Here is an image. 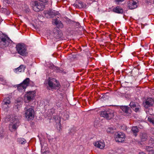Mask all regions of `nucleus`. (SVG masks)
<instances>
[{
  "instance_id": "obj_1",
  "label": "nucleus",
  "mask_w": 154,
  "mask_h": 154,
  "mask_svg": "<svg viewBox=\"0 0 154 154\" xmlns=\"http://www.w3.org/2000/svg\"><path fill=\"white\" fill-rule=\"evenodd\" d=\"M20 118L19 116L13 115L10 120V123L9 125V129L11 132L15 131L17 128L20 125Z\"/></svg>"
},
{
  "instance_id": "obj_2",
  "label": "nucleus",
  "mask_w": 154,
  "mask_h": 154,
  "mask_svg": "<svg viewBox=\"0 0 154 154\" xmlns=\"http://www.w3.org/2000/svg\"><path fill=\"white\" fill-rule=\"evenodd\" d=\"M34 110L29 106H26L24 108V116L28 121L32 120L34 117Z\"/></svg>"
},
{
  "instance_id": "obj_3",
  "label": "nucleus",
  "mask_w": 154,
  "mask_h": 154,
  "mask_svg": "<svg viewBox=\"0 0 154 154\" xmlns=\"http://www.w3.org/2000/svg\"><path fill=\"white\" fill-rule=\"evenodd\" d=\"M17 51L18 54L23 56H26L28 54L26 46L23 44H19L16 46Z\"/></svg>"
},
{
  "instance_id": "obj_4",
  "label": "nucleus",
  "mask_w": 154,
  "mask_h": 154,
  "mask_svg": "<svg viewBox=\"0 0 154 154\" xmlns=\"http://www.w3.org/2000/svg\"><path fill=\"white\" fill-rule=\"evenodd\" d=\"M41 2H38L37 1L34 2V5L33 7V10L36 12H39L43 10L45 7L44 3L47 2L46 0H39Z\"/></svg>"
},
{
  "instance_id": "obj_5",
  "label": "nucleus",
  "mask_w": 154,
  "mask_h": 154,
  "mask_svg": "<svg viewBox=\"0 0 154 154\" xmlns=\"http://www.w3.org/2000/svg\"><path fill=\"white\" fill-rule=\"evenodd\" d=\"M45 83L48 84L49 89H54L56 87H59L60 85L58 82L55 79H51L50 78L45 81Z\"/></svg>"
},
{
  "instance_id": "obj_6",
  "label": "nucleus",
  "mask_w": 154,
  "mask_h": 154,
  "mask_svg": "<svg viewBox=\"0 0 154 154\" xmlns=\"http://www.w3.org/2000/svg\"><path fill=\"white\" fill-rule=\"evenodd\" d=\"M30 80L29 78H26L22 83L18 85L17 86L18 91L21 92L24 91L27 86L29 85Z\"/></svg>"
},
{
  "instance_id": "obj_7",
  "label": "nucleus",
  "mask_w": 154,
  "mask_h": 154,
  "mask_svg": "<svg viewBox=\"0 0 154 154\" xmlns=\"http://www.w3.org/2000/svg\"><path fill=\"white\" fill-rule=\"evenodd\" d=\"M11 101L9 97L5 98L2 103V107L4 110H7L11 106Z\"/></svg>"
},
{
  "instance_id": "obj_8",
  "label": "nucleus",
  "mask_w": 154,
  "mask_h": 154,
  "mask_svg": "<svg viewBox=\"0 0 154 154\" xmlns=\"http://www.w3.org/2000/svg\"><path fill=\"white\" fill-rule=\"evenodd\" d=\"M101 116L107 119H110L113 117L114 114L112 110H109L102 111L101 113Z\"/></svg>"
},
{
  "instance_id": "obj_9",
  "label": "nucleus",
  "mask_w": 154,
  "mask_h": 154,
  "mask_svg": "<svg viewBox=\"0 0 154 154\" xmlns=\"http://www.w3.org/2000/svg\"><path fill=\"white\" fill-rule=\"evenodd\" d=\"M36 92L35 91L27 92L24 95V99L29 101L33 100L35 96Z\"/></svg>"
},
{
  "instance_id": "obj_10",
  "label": "nucleus",
  "mask_w": 154,
  "mask_h": 154,
  "mask_svg": "<svg viewBox=\"0 0 154 154\" xmlns=\"http://www.w3.org/2000/svg\"><path fill=\"white\" fill-rule=\"evenodd\" d=\"M115 140L116 142H122L124 141L125 139V134L122 132L117 133L115 135Z\"/></svg>"
},
{
  "instance_id": "obj_11",
  "label": "nucleus",
  "mask_w": 154,
  "mask_h": 154,
  "mask_svg": "<svg viewBox=\"0 0 154 154\" xmlns=\"http://www.w3.org/2000/svg\"><path fill=\"white\" fill-rule=\"evenodd\" d=\"M44 14L45 15V17L49 18L53 17L54 16H56L57 15L60 16V14L58 13V12L55 13L54 11H44Z\"/></svg>"
},
{
  "instance_id": "obj_12",
  "label": "nucleus",
  "mask_w": 154,
  "mask_h": 154,
  "mask_svg": "<svg viewBox=\"0 0 154 154\" xmlns=\"http://www.w3.org/2000/svg\"><path fill=\"white\" fill-rule=\"evenodd\" d=\"M129 105L136 112L139 111L140 107L138 103L132 101L130 103Z\"/></svg>"
},
{
  "instance_id": "obj_13",
  "label": "nucleus",
  "mask_w": 154,
  "mask_h": 154,
  "mask_svg": "<svg viewBox=\"0 0 154 154\" xmlns=\"http://www.w3.org/2000/svg\"><path fill=\"white\" fill-rule=\"evenodd\" d=\"M154 103L153 100L152 98H149L143 103V104L145 108L147 109L149 107L152 106Z\"/></svg>"
},
{
  "instance_id": "obj_14",
  "label": "nucleus",
  "mask_w": 154,
  "mask_h": 154,
  "mask_svg": "<svg viewBox=\"0 0 154 154\" xmlns=\"http://www.w3.org/2000/svg\"><path fill=\"white\" fill-rule=\"evenodd\" d=\"M94 145L101 149H103L105 146V144L103 140H100L94 143Z\"/></svg>"
},
{
  "instance_id": "obj_15",
  "label": "nucleus",
  "mask_w": 154,
  "mask_h": 154,
  "mask_svg": "<svg viewBox=\"0 0 154 154\" xmlns=\"http://www.w3.org/2000/svg\"><path fill=\"white\" fill-rule=\"evenodd\" d=\"M52 23L53 24L56 25L59 28H62L63 27V25L61 21L57 18L53 19Z\"/></svg>"
},
{
  "instance_id": "obj_16",
  "label": "nucleus",
  "mask_w": 154,
  "mask_h": 154,
  "mask_svg": "<svg viewBox=\"0 0 154 154\" xmlns=\"http://www.w3.org/2000/svg\"><path fill=\"white\" fill-rule=\"evenodd\" d=\"M128 7L130 9L136 8L137 7V3L134 1H129L128 2Z\"/></svg>"
},
{
  "instance_id": "obj_17",
  "label": "nucleus",
  "mask_w": 154,
  "mask_h": 154,
  "mask_svg": "<svg viewBox=\"0 0 154 154\" xmlns=\"http://www.w3.org/2000/svg\"><path fill=\"white\" fill-rule=\"evenodd\" d=\"M9 44V42L6 39L5 37L2 38H0V45L1 46V47H2L4 46H7Z\"/></svg>"
},
{
  "instance_id": "obj_18",
  "label": "nucleus",
  "mask_w": 154,
  "mask_h": 154,
  "mask_svg": "<svg viewBox=\"0 0 154 154\" xmlns=\"http://www.w3.org/2000/svg\"><path fill=\"white\" fill-rule=\"evenodd\" d=\"M25 68V66L24 65H21L18 67L14 69V71L15 73H18V72H24Z\"/></svg>"
},
{
  "instance_id": "obj_19",
  "label": "nucleus",
  "mask_w": 154,
  "mask_h": 154,
  "mask_svg": "<svg viewBox=\"0 0 154 154\" xmlns=\"http://www.w3.org/2000/svg\"><path fill=\"white\" fill-rule=\"evenodd\" d=\"M121 109L125 113L128 114L129 113L131 112V109L128 106H122L121 107Z\"/></svg>"
},
{
  "instance_id": "obj_20",
  "label": "nucleus",
  "mask_w": 154,
  "mask_h": 154,
  "mask_svg": "<svg viewBox=\"0 0 154 154\" xmlns=\"http://www.w3.org/2000/svg\"><path fill=\"white\" fill-rule=\"evenodd\" d=\"M113 11L115 13L118 14H122L123 12V10L122 8L119 6H117L113 9Z\"/></svg>"
},
{
  "instance_id": "obj_21",
  "label": "nucleus",
  "mask_w": 154,
  "mask_h": 154,
  "mask_svg": "<svg viewBox=\"0 0 154 154\" xmlns=\"http://www.w3.org/2000/svg\"><path fill=\"white\" fill-rule=\"evenodd\" d=\"M41 144V146H42V148L41 150V152L42 153H46V152H47V151L46 150L47 149V147L46 146L47 144L46 143H45L44 144L45 145V146H44V145H42V142H41L40 143Z\"/></svg>"
},
{
  "instance_id": "obj_22",
  "label": "nucleus",
  "mask_w": 154,
  "mask_h": 154,
  "mask_svg": "<svg viewBox=\"0 0 154 154\" xmlns=\"http://www.w3.org/2000/svg\"><path fill=\"white\" fill-rule=\"evenodd\" d=\"M139 129L137 126L132 127L131 130L135 137L137 136V133L139 131Z\"/></svg>"
},
{
  "instance_id": "obj_23",
  "label": "nucleus",
  "mask_w": 154,
  "mask_h": 154,
  "mask_svg": "<svg viewBox=\"0 0 154 154\" xmlns=\"http://www.w3.org/2000/svg\"><path fill=\"white\" fill-rule=\"evenodd\" d=\"M145 111L147 114V117L148 118L149 117V118H151L149 115H152V114H153L152 112V110L151 109H146L145 110Z\"/></svg>"
},
{
  "instance_id": "obj_24",
  "label": "nucleus",
  "mask_w": 154,
  "mask_h": 154,
  "mask_svg": "<svg viewBox=\"0 0 154 154\" xmlns=\"http://www.w3.org/2000/svg\"><path fill=\"white\" fill-rule=\"evenodd\" d=\"M148 136L145 133H142L140 135V138L142 141H145L147 139Z\"/></svg>"
},
{
  "instance_id": "obj_25",
  "label": "nucleus",
  "mask_w": 154,
  "mask_h": 154,
  "mask_svg": "<svg viewBox=\"0 0 154 154\" xmlns=\"http://www.w3.org/2000/svg\"><path fill=\"white\" fill-rule=\"evenodd\" d=\"M17 141L20 144H23L26 143V141L25 139L22 138H19L17 139Z\"/></svg>"
},
{
  "instance_id": "obj_26",
  "label": "nucleus",
  "mask_w": 154,
  "mask_h": 154,
  "mask_svg": "<svg viewBox=\"0 0 154 154\" xmlns=\"http://www.w3.org/2000/svg\"><path fill=\"white\" fill-rule=\"evenodd\" d=\"M114 128L110 127L107 129V131L108 133H113L114 132Z\"/></svg>"
},
{
  "instance_id": "obj_27",
  "label": "nucleus",
  "mask_w": 154,
  "mask_h": 154,
  "mask_svg": "<svg viewBox=\"0 0 154 154\" xmlns=\"http://www.w3.org/2000/svg\"><path fill=\"white\" fill-rule=\"evenodd\" d=\"M48 116H51V115H53V114L54 113L55 110L53 108L51 109L48 110Z\"/></svg>"
},
{
  "instance_id": "obj_28",
  "label": "nucleus",
  "mask_w": 154,
  "mask_h": 154,
  "mask_svg": "<svg viewBox=\"0 0 154 154\" xmlns=\"http://www.w3.org/2000/svg\"><path fill=\"white\" fill-rule=\"evenodd\" d=\"M148 121L151 122L154 125V119L148 117Z\"/></svg>"
},
{
  "instance_id": "obj_29",
  "label": "nucleus",
  "mask_w": 154,
  "mask_h": 154,
  "mask_svg": "<svg viewBox=\"0 0 154 154\" xmlns=\"http://www.w3.org/2000/svg\"><path fill=\"white\" fill-rule=\"evenodd\" d=\"M63 118V119L64 120H66L68 119L69 116L68 113H66L64 115Z\"/></svg>"
},
{
  "instance_id": "obj_30",
  "label": "nucleus",
  "mask_w": 154,
  "mask_h": 154,
  "mask_svg": "<svg viewBox=\"0 0 154 154\" xmlns=\"http://www.w3.org/2000/svg\"><path fill=\"white\" fill-rule=\"evenodd\" d=\"M3 136V130L2 128H0V138H2Z\"/></svg>"
},
{
  "instance_id": "obj_31",
  "label": "nucleus",
  "mask_w": 154,
  "mask_h": 154,
  "mask_svg": "<svg viewBox=\"0 0 154 154\" xmlns=\"http://www.w3.org/2000/svg\"><path fill=\"white\" fill-rule=\"evenodd\" d=\"M145 149L149 152L150 151H151L152 149V147H150L149 146H146L145 147Z\"/></svg>"
},
{
  "instance_id": "obj_32",
  "label": "nucleus",
  "mask_w": 154,
  "mask_h": 154,
  "mask_svg": "<svg viewBox=\"0 0 154 154\" xmlns=\"http://www.w3.org/2000/svg\"><path fill=\"white\" fill-rule=\"evenodd\" d=\"M115 3L119 4L120 2H123L124 0H114Z\"/></svg>"
},
{
  "instance_id": "obj_33",
  "label": "nucleus",
  "mask_w": 154,
  "mask_h": 154,
  "mask_svg": "<svg viewBox=\"0 0 154 154\" xmlns=\"http://www.w3.org/2000/svg\"><path fill=\"white\" fill-rule=\"evenodd\" d=\"M149 140L151 141L152 142V143H154V137L152 136L151 137L150 139Z\"/></svg>"
},
{
  "instance_id": "obj_34",
  "label": "nucleus",
  "mask_w": 154,
  "mask_h": 154,
  "mask_svg": "<svg viewBox=\"0 0 154 154\" xmlns=\"http://www.w3.org/2000/svg\"><path fill=\"white\" fill-rule=\"evenodd\" d=\"M0 81L2 82H3L4 83H6L5 80L3 78H0Z\"/></svg>"
},
{
  "instance_id": "obj_35",
  "label": "nucleus",
  "mask_w": 154,
  "mask_h": 154,
  "mask_svg": "<svg viewBox=\"0 0 154 154\" xmlns=\"http://www.w3.org/2000/svg\"><path fill=\"white\" fill-rule=\"evenodd\" d=\"M149 154H154V151L152 149L149 152Z\"/></svg>"
},
{
  "instance_id": "obj_36",
  "label": "nucleus",
  "mask_w": 154,
  "mask_h": 154,
  "mask_svg": "<svg viewBox=\"0 0 154 154\" xmlns=\"http://www.w3.org/2000/svg\"><path fill=\"white\" fill-rule=\"evenodd\" d=\"M62 36L61 35H59L57 37V38H61Z\"/></svg>"
},
{
  "instance_id": "obj_37",
  "label": "nucleus",
  "mask_w": 154,
  "mask_h": 154,
  "mask_svg": "<svg viewBox=\"0 0 154 154\" xmlns=\"http://www.w3.org/2000/svg\"><path fill=\"white\" fill-rule=\"evenodd\" d=\"M74 5H75V7H76V8H78L79 7V6H78V5L77 4H74Z\"/></svg>"
},
{
  "instance_id": "obj_38",
  "label": "nucleus",
  "mask_w": 154,
  "mask_h": 154,
  "mask_svg": "<svg viewBox=\"0 0 154 154\" xmlns=\"http://www.w3.org/2000/svg\"><path fill=\"white\" fill-rule=\"evenodd\" d=\"M58 72H62V70H61H61H59V71H58Z\"/></svg>"
},
{
  "instance_id": "obj_39",
  "label": "nucleus",
  "mask_w": 154,
  "mask_h": 154,
  "mask_svg": "<svg viewBox=\"0 0 154 154\" xmlns=\"http://www.w3.org/2000/svg\"><path fill=\"white\" fill-rule=\"evenodd\" d=\"M139 154H146L143 152H140L139 153Z\"/></svg>"
},
{
  "instance_id": "obj_40",
  "label": "nucleus",
  "mask_w": 154,
  "mask_h": 154,
  "mask_svg": "<svg viewBox=\"0 0 154 154\" xmlns=\"http://www.w3.org/2000/svg\"><path fill=\"white\" fill-rule=\"evenodd\" d=\"M79 4L81 6H82V2H80V3H79Z\"/></svg>"
},
{
  "instance_id": "obj_41",
  "label": "nucleus",
  "mask_w": 154,
  "mask_h": 154,
  "mask_svg": "<svg viewBox=\"0 0 154 154\" xmlns=\"http://www.w3.org/2000/svg\"><path fill=\"white\" fill-rule=\"evenodd\" d=\"M29 8H27V11H29Z\"/></svg>"
},
{
  "instance_id": "obj_42",
  "label": "nucleus",
  "mask_w": 154,
  "mask_h": 154,
  "mask_svg": "<svg viewBox=\"0 0 154 154\" xmlns=\"http://www.w3.org/2000/svg\"><path fill=\"white\" fill-rule=\"evenodd\" d=\"M4 1L6 2H7V1H8V0H4Z\"/></svg>"
},
{
  "instance_id": "obj_43",
  "label": "nucleus",
  "mask_w": 154,
  "mask_h": 154,
  "mask_svg": "<svg viewBox=\"0 0 154 154\" xmlns=\"http://www.w3.org/2000/svg\"><path fill=\"white\" fill-rule=\"evenodd\" d=\"M60 117H59V118H57V119L58 120H59V119H60Z\"/></svg>"
},
{
  "instance_id": "obj_44",
  "label": "nucleus",
  "mask_w": 154,
  "mask_h": 154,
  "mask_svg": "<svg viewBox=\"0 0 154 154\" xmlns=\"http://www.w3.org/2000/svg\"><path fill=\"white\" fill-rule=\"evenodd\" d=\"M124 126V127H125V130H126V127L125 126Z\"/></svg>"
},
{
  "instance_id": "obj_45",
  "label": "nucleus",
  "mask_w": 154,
  "mask_h": 154,
  "mask_svg": "<svg viewBox=\"0 0 154 154\" xmlns=\"http://www.w3.org/2000/svg\"><path fill=\"white\" fill-rule=\"evenodd\" d=\"M153 3L154 4V0H153Z\"/></svg>"
}]
</instances>
